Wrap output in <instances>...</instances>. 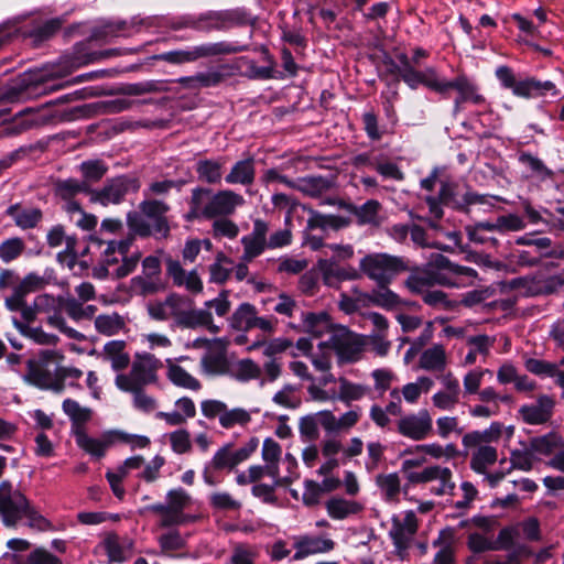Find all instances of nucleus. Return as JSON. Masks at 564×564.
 Returning <instances> with one entry per match:
<instances>
[{"label":"nucleus","mask_w":564,"mask_h":564,"mask_svg":"<svg viewBox=\"0 0 564 564\" xmlns=\"http://www.w3.org/2000/svg\"><path fill=\"white\" fill-rule=\"evenodd\" d=\"M477 272L468 267L455 264L442 254L432 256L425 269L412 273L405 285L414 293H424L433 284L452 288H466L474 284Z\"/></svg>","instance_id":"1"},{"label":"nucleus","mask_w":564,"mask_h":564,"mask_svg":"<svg viewBox=\"0 0 564 564\" xmlns=\"http://www.w3.org/2000/svg\"><path fill=\"white\" fill-rule=\"evenodd\" d=\"M245 204L242 195L231 191L221 189L213 192L205 187H195L192 191L189 210L186 215L192 219H216L228 217Z\"/></svg>","instance_id":"2"},{"label":"nucleus","mask_w":564,"mask_h":564,"mask_svg":"<svg viewBox=\"0 0 564 564\" xmlns=\"http://www.w3.org/2000/svg\"><path fill=\"white\" fill-rule=\"evenodd\" d=\"M503 431L500 422H492L482 431H471L462 438L465 455L470 456L469 466L476 474H486L487 470L498 460V451L490 445L497 442Z\"/></svg>","instance_id":"3"},{"label":"nucleus","mask_w":564,"mask_h":564,"mask_svg":"<svg viewBox=\"0 0 564 564\" xmlns=\"http://www.w3.org/2000/svg\"><path fill=\"white\" fill-rule=\"evenodd\" d=\"M193 505V497L183 488L170 489L165 495V503L158 502L144 508L158 517V525L163 529L177 528L194 523L198 517L185 513Z\"/></svg>","instance_id":"4"},{"label":"nucleus","mask_w":564,"mask_h":564,"mask_svg":"<svg viewBox=\"0 0 564 564\" xmlns=\"http://www.w3.org/2000/svg\"><path fill=\"white\" fill-rule=\"evenodd\" d=\"M406 270L403 258L384 252L368 253L359 261V271L377 285H389Z\"/></svg>","instance_id":"5"},{"label":"nucleus","mask_w":564,"mask_h":564,"mask_svg":"<svg viewBox=\"0 0 564 564\" xmlns=\"http://www.w3.org/2000/svg\"><path fill=\"white\" fill-rule=\"evenodd\" d=\"M131 245L132 237L107 242L100 257L102 268L107 275L124 278L137 268L141 254L140 252H134L128 257L127 253Z\"/></svg>","instance_id":"6"},{"label":"nucleus","mask_w":564,"mask_h":564,"mask_svg":"<svg viewBox=\"0 0 564 564\" xmlns=\"http://www.w3.org/2000/svg\"><path fill=\"white\" fill-rule=\"evenodd\" d=\"M417 527V518L412 510L405 511L402 516L392 517L389 536L394 546V554L399 560H408L409 549L413 542Z\"/></svg>","instance_id":"7"},{"label":"nucleus","mask_w":564,"mask_h":564,"mask_svg":"<svg viewBox=\"0 0 564 564\" xmlns=\"http://www.w3.org/2000/svg\"><path fill=\"white\" fill-rule=\"evenodd\" d=\"M26 498L8 481L0 484V518L7 528H14L26 516Z\"/></svg>","instance_id":"8"},{"label":"nucleus","mask_w":564,"mask_h":564,"mask_svg":"<svg viewBox=\"0 0 564 564\" xmlns=\"http://www.w3.org/2000/svg\"><path fill=\"white\" fill-rule=\"evenodd\" d=\"M239 48L226 43H207L197 45L187 50H176L162 53L158 56L159 59L171 64H185L193 63L199 58L210 57L223 54H231L238 52Z\"/></svg>","instance_id":"9"},{"label":"nucleus","mask_w":564,"mask_h":564,"mask_svg":"<svg viewBox=\"0 0 564 564\" xmlns=\"http://www.w3.org/2000/svg\"><path fill=\"white\" fill-rule=\"evenodd\" d=\"M140 187L137 178L121 175L108 180L99 189L89 191V200L101 206L120 204L129 192H135Z\"/></svg>","instance_id":"10"},{"label":"nucleus","mask_w":564,"mask_h":564,"mask_svg":"<svg viewBox=\"0 0 564 564\" xmlns=\"http://www.w3.org/2000/svg\"><path fill=\"white\" fill-rule=\"evenodd\" d=\"M330 347L343 362L357 361L367 345V339L345 327L335 329L329 339Z\"/></svg>","instance_id":"11"},{"label":"nucleus","mask_w":564,"mask_h":564,"mask_svg":"<svg viewBox=\"0 0 564 564\" xmlns=\"http://www.w3.org/2000/svg\"><path fill=\"white\" fill-rule=\"evenodd\" d=\"M368 392V388L360 383H355L344 377L338 378V391L333 389H322L316 386H308L307 393L310 398L317 402H328L340 400L345 403L358 401Z\"/></svg>","instance_id":"12"},{"label":"nucleus","mask_w":564,"mask_h":564,"mask_svg":"<svg viewBox=\"0 0 564 564\" xmlns=\"http://www.w3.org/2000/svg\"><path fill=\"white\" fill-rule=\"evenodd\" d=\"M432 416L426 409L402 415L397 423L398 433L412 441L425 440L432 432Z\"/></svg>","instance_id":"13"},{"label":"nucleus","mask_w":564,"mask_h":564,"mask_svg":"<svg viewBox=\"0 0 564 564\" xmlns=\"http://www.w3.org/2000/svg\"><path fill=\"white\" fill-rule=\"evenodd\" d=\"M187 297L178 294H170L163 301H150L147 304V312L150 318L158 322H165L173 318L178 326L183 311L186 308Z\"/></svg>","instance_id":"14"},{"label":"nucleus","mask_w":564,"mask_h":564,"mask_svg":"<svg viewBox=\"0 0 564 564\" xmlns=\"http://www.w3.org/2000/svg\"><path fill=\"white\" fill-rule=\"evenodd\" d=\"M232 73V66L223 64L217 67L208 68L205 72L196 73L192 76L180 77L175 82L178 83L184 89L199 90L202 88L218 86L227 77L231 76Z\"/></svg>","instance_id":"15"},{"label":"nucleus","mask_w":564,"mask_h":564,"mask_svg":"<svg viewBox=\"0 0 564 564\" xmlns=\"http://www.w3.org/2000/svg\"><path fill=\"white\" fill-rule=\"evenodd\" d=\"M295 553L293 560L300 561L335 549V542L327 535L301 534L293 538Z\"/></svg>","instance_id":"16"},{"label":"nucleus","mask_w":564,"mask_h":564,"mask_svg":"<svg viewBox=\"0 0 564 564\" xmlns=\"http://www.w3.org/2000/svg\"><path fill=\"white\" fill-rule=\"evenodd\" d=\"M554 408V398L549 394H541L536 398L535 402L521 405L518 413L524 423L542 425L552 419Z\"/></svg>","instance_id":"17"},{"label":"nucleus","mask_w":564,"mask_h":564,"mask_svg":"<svg viewBox=\"0 0 564 564\" xmlns=\"http://www.w3.org/2000/svg\"><path fill=\"white\" fill-rule=\"evenodd\" d=\"M74 437L77 446L94 458H101L117 442L115 432H106L98 437L88 435L84 427H74Z\"/></svg>","instance_id":"18"},{"label":"nucleus","mask_w":564,"mask_h":564,"mask_svg":"<svg viewBox=\"0 0 564 564\" xmlns=\"http://www.w3.org/2000/svg\"><path fill=\"white\" fill-rule=\"evenodd\" d=\"M35 292V274H28L18 285L14 286L13 293L6 300V306L10 311H20L25 322H32L35 317V311L25 303V296Z\"/></svg>","instance_id":"19"},{"label":"nucleus","mask_w":564,"mask_h":564,"mask_svg":"<svg viewBox=\"0 0 564 564\" xmlns=\"http://www.w3.org/2000/svg\"><path fill=\"white\" fill-rule=\"evenodd\" d=\"M161 262L158 257L149 256L142 261V275L134 276L131 282L134 290L142 294L158 292L162 284L160 282Z\"/></svg>","instance_id":"20"},{"label":"nucleus","mask_w":564,"mask_h":564,"mask_svg":"<svg viewBox=\"0 0 564 564\" xmlns=\"http://www.w3.org/2000/svg\"><path fill=\"white\" fill-rule=\"evenodd\" d=\"M268 230L269 227L265 221L256 219L253 221L252 231L241 238V243L243 246L242 260L245 262L251 261L256 257L260 256L265 250V248H268Z\"/></svg>","instance_id":"21"},{"label":"nucleus","mask_w":564,"mask_h":564,"mask_svg":"<svg viewBox=\"0 0 564 564\" xmlns=\"http://www.w3.org/2000/svg\"><path fill=\"white\" fill-rule=\"evenodd\" d=\"M318 269L324 283L332 288L338 286L343 281H351L360 276L359 271L354 267H344L326 257L318 261Z\"/></svg>","instance_id":"22"},{"label":"nucleus","mask_w":564,"mask_h":564,"mask_svg":"<svg viewBox=\"0 0 564 564\" xmlns=\"http://www.w3.org/2000/svg\"><path fill=\"white\" fill-rule=\"evenodd\" d=\"M359 300L387 311H398L408 304L388 285H377V289L369 293H359Z\"/></svg>","instance_id":"23"},{"label":"nucleus","mask_w":564,"mask_h":564,"mask_svg":"<svg viewBox=\"0 0 564 564\" xmlns=\"http://www.w3.org/2000/svg\"><path fill=\"white\" fill-rule=\"evenodd\" d=\"M100 545L111 563L126 562L133 554L132 540L115 533L106 535Z\"/></svg>","instance_id":"24"},{"label":"nucleus","mask_w":564,"mask_h":564,"mask_svg":"<svg viewBox=\"0 0 564 564\" xmlns=\"http://www.w3.org/2000/svg\"><path fill=\"white\" fill-rule=\"evenodd\" d=\"M166 271L174 285L184 288L193 294L203 291V281L196 270L186 271L178 261L171 260L167 263Z\"/></svg>","instance_id":"25"},{"label":"nucleus","mask_w":564,"mask_h":564,"mask_svg":"<svg viewBox=\"0 0 564 564\" xmlns=\"http://www.w3.org/2000/svg\"><path fill=\"white\" fill-rule=\"evenodd\" d=\"M216 343L220 344L223 351L206 352L200 359L202 372L208 377L228 376L231 361L225 354L226 340L215 339Z\"/></svg>","instance_id":"26"},{"label":"nucleus","mask_w":564,"mask_h":564,"mask_svg":"<svg viewBox=\"0 0 564 564\" xmlns=\"http://www.w3.org/2000/svg\"><path fill=\"white\" fill-rule=\"evenodd\" d=\"M300 328L314 337H322L333 333V323L327 312H303L301 315Z\"/></svg>","instance_id":"27"},{"label":"nucleus","mask_w":564,"mask_h":564,"mask_svg":"<svg viewBox=\"0 0 564 564\" xmlns=\"http://www.w3.org/2000/svg\"><path fill=\"white\" fill-rule=\"evenodd\" d=\"M178 326L186 328L206 327L215 334L219 332V327L214 324L212 312L206 310V307L200 310L192 308V302L188 299Z\"/></svg>","instance_id":"28"},{"label":"nucleus","mask_w":564,"mask_h":564,"mask_svg":"<svg viewBox=\"0 0 564 564\" xmlns=\"http://www.w3.org/2000/svg\"><path fill=\"white\" fill-rule=\"evenodd\" d=\"M162 366L160 359L150 352L137 355L132 364L131 370L134 377L139 379L142 386L154 383L158 379L156 372Z\"/></svg>","instance_id":"29"},{"label":"nucleus","mask_w":564,"mask_h":564,"mask_svg":"<svg viewBox=\"0 0 564 564\" xmlns=\"http://www.w3.org/2000/svg\"><path fill=\"white\" fill-rule=\"evenodd\" d=\"M65 241V250L57 253V261L72 270L76 263V252L74 250L75 240L66 238L61 226H56L47 234V242L51 247H59Z\"/></svg>","instance_id":"30"},{"label":"nucleus","mask_w":564,"mask_h":564,"mask_svg":"<svg viewBox=\"0 0 564 564\" xmlns=\"http://www.w3.org/2000/svg\"><path fill=\"white\" fill-rule=\"evenodd\" d=\"M547 93L557 95L555 85L550 80L541 82L535 78L517 82L512 88V94L521 98L542 97Z\"/></svg>","instance_id":"31"},{"label":"nucleus","mask_w":564,"mask_h":564,"mask_svg":"<svg viewBox=\"0 0 564 564\" xmlns=\"http://www.w3.org/2000/svg\"><path fill=\"white\" fill-rule=\"evenodd\" d=\"M165 367L166 378L175 387L191 391H198L202 388L200 381L178 365L176 360L165 359Z\"/></svg>","instance_id":"32"},{"label":"nucleus","mask_w":564,"mask_h":564,"mask_svg":"<svg viewBox=\"0 0 564 564\" xmlns=\"http://www.w3.org/2000/svg\"><path fill=\"white\" fill-rule=\"evenodd\" d=\"M169 206L161 200H144L140 204V212L155 224V229L160 237H166L170 232V226L165 218Z\"/></svg>","instance_id":"33"},{"label":"nucleus","mask_w":564,"mask_h":564,"mask_svg":"<svg viewBox=\"0 0 564 564\" xmlns=\"http://www.w3.org/2000/svg\"><path fill=\"white\" fill-rule=\"evenodd\" d=\"M37 388L51 389L55 392L64 390L61 368L55 360L46 361L45 366L37 364Z\"/></svg>","instance_id":"34"},{"label":"nucleus","mask_w":564,"mask_h":564,"mask_svg":"<svg viewBox=\"0 0 564 564\" xmlns=\"http://www.w3.org/2000/svg\"><path fill=\"white\" fill-rule=\"evenodd\" d=\"M455 89L458 93V97L455 100V110H458L459 105L463 102H473L475 105H481L485 102L482 95L478 93L477 87L470 83L466 77H457L454 80L448 82V90Z\"/></svg>","instance_id":"35"},{"label":"nucleus","mask_w":564,"mask_h":564,"mask_svg":"<svg viewBox=\"0 0 564 564\" xmlns=\"http://www.w3.org/2000/svg\"><path fill=\"white\" fill-rule=\"evenodd\" d=\"M530 445L535 455L553 456L558 449L564 447V438L557 432H549L531 438Z\"/></svg>","instance_id":"36"},{"label":"nucleus","mask_w":564,"mask_h":564,"mask_svg":"<svg viewBox=\"0 0 564 564\" xmlns=\"http://www.w3.org/2000/svg\"><path fill=\"white\" fill-rule=\"evenodd\" d=\"M261 367L250 358H243L231 361L228 377L236 381L246 383L251 380H257L261 376Z\"/></svg>","instance_id":"37"},{"label":"nucleus","mask_w":564,"mask_h":564,"mask_svg":"<svg viewBox=\"0 0 564 564\" xmlns=\"http://www.w3.org/2000/svg\"><path fill=\"white\" fill-rule=\"evenodd\" d=\"M101 356L109 361L115 371L122 370L130 362L129 354L126 351V343L123 340H110L105 344Z\"/></svg>","instance_id":"38"},{"label":"nucleus","mask_w":564,"mask_h":564,"mask_svg":"<svg viewBox=\"0 0 564 564\" xmlns=\"http://www.w3.org/2000/svg\"><path fill=\"white\" fill-rule=\"evenodd\" d=\"M325 507L327 514L334 520H344L362 510V506L359 502L341 497H333L328 499Z\"/></svg>","instance_id":"39"},{"label":"nucleus","mask_w":564,"mask_h":564,"mask_svg":"<svg viewBox=\"0 0 564 564\" xmlns=\"http://www.w3.org/2000/svg\"><path fill=\"white\" fill-rule=\"evenodd\" d=\"M127 225L130 230V235L128 237L134 236L140 237H150L154 236L156 238L160 237V232L155 229V224L149 219L144 214L138 212H130L127 214Z\"/></svg>","instance_id":"40"},{"label":"nucleus","mask_w":564,"mask_h":564,"mask_svg":"<svg viewBox=\"0 0 564 564\" xmlns=\"http://www.w3.org/2000/svg\"><path fill=\"white\" fill-rule=\"evenodd\" d=\"M254 160L248 158L236 162L230 172L226 175L225 181L228 184L251 185L254 181Z\"/></svg>","instance_id":"41"},{"label":"nucleus","mask_w":564,"mask_h":564,"mask_svg":"<svg viewBox=\"0 0 564 564\" xmlns=\"http://www.w3.org/2000/svg\"><path fill=\"white\" fill-rule=\"evenodd\" d=\"M447 358L442 345H434L425 349L419 360V366L425 371H443L446 368Z\"/></svg>","instance_id":"42"},{"label":"nucleus","mask_w":564,"mask_h":564,"mask_svg":"<svg viewBox=\"0 0 564 564\" xmlns=\"http://www.w3.org/2000/svg\"><path fill=\"white\" fill-rule=\"evenodd\" d=\"M434 386V380L426 376H420L413 382H408L404 384L400 393L403 400L411 405H414L419 402L422 394H426Z\"/></svg>","instance_id":"43"},{"label":"nucleus","mask_w":564,"mask_h":564,"mask_svg":"<svg viewBox=\"0 0 564 564\" xmlns=\"http://www.w3.org/2000/svg\"><path fill=\"white\" fill-rule=\"evenodd\" d=\"M332 186V182L323 176H305L295 180L294 189L310 197H319Z\"/></svg>","instance_id":"44"},{"label":"nucleus","mask_w":564,"mask_h":564,"mask_svg":"<svg viewBox=\"0 0 564 564\" xmlns=\"http://www.w3.org/2000/svg\"><path fill=\"white\" fill-rule=\"evenodd\" d=\"M376 485L381 497L387 502H398L401 492V479L397 473L380 474L376 477Z\"/></svg>","instance_id":"45"},{"label":"nucleus","mask_w":564,"mask_h":564,"mask_svg":"<svg viewBox=\"0 0 564 564\" xmlns=\"http://www.w3.org/2000/svg\"><path fill=\"white\" fill-rule=\"evenodd\" d=\"M225 160H199L196 163V173L200 181L208 184H218L223 178Z\"/></svg>","instance_id":"46"},{"label":"nucleus","mask_w":564,"mask_h":564,"mask_svg":"<svg viewBox=\"0 0 564 564\" xmlns=\"http://www.w3.org/2000/svg\"><path fill=\"white\" fill-rule=\"evenodd\" d=\"M257 308L250 303L240 304L232 313L229 324L237 330L248 332L253 328Z\"/></svg>","instance_id":"47"},{"label":"nucleus","mask_w":564,"mask_h":564,"mask_svg":"<svg viewBox=\"0 0 564 564\" xmlns=\"http://www.w3.org/2000/svg\"><path fill=\"white\" fill-rule=\"evenodd\" d=\"M126 327L124 318L118 313L100 314L95 318V328L99 334L113 336Z\"/></svg>","instance_id":"48"},{"label":"nucleus","mask_w":564,"mask_h":564,"mask_svg":"<svg viewBox=\"0 0 564 564\" xmlns=\"http://www.w3.org/2000/svg\"><path fill=\"white\" fill-rule=\"evenodd\" d=\"M333 352L328 340L321 341L317 346V350L310 355L308 360L316 371L327 372L332 369Z\"/></svg>","instance_id":"49"},{"label":"nucleus","mask_w":564,"mask_h":564,"mask_svg":"<svg viewBox=\"0 0 564 564\" xmlns=\"http://www.w3.org/2000/svg\"><path fill=\"white\" fill-rule=\"evenodd\" d=\"M535 453L532 451L531 445L516 448L510 452V469L531 471L534 466Z\"/></svg>","instance_id":"50"},{"label":"nucleus","mask_w":564,"mask_h":564,"mask_svg":"<svg viewBox=\"0 0 564 564\" xmlns=\"http://www.w3.org/2000/svg\"><path fill=\"white\" fill-rule=\"evenodd\" d=\"M62 408L64 413L70 419L73 427H84V424L90 420V409L82 406L75 400L65 399ZM72 431L74 432V429Z\"/></svg>","instance_id":"51"},{"label":"nucleus","mask_w":564,"mask_h":564,"mask_svg":"<svg viewBox=\"0 0 564 564\" xmlns=\"http://www.w3.org/2000/svg\"><path fill=\"white\" fill-rule=\"evenodd\" d=\"M232 261L223 252H219L214 263L209 265V281L216 284H224L231 271Z\"/></svg>","instance_id":"52"},{"label":"nucleus","mask_w":564,"mask_h":564,"mask_svg":"<svg viewBox=\"0 0 564 564\" xmlns=\"http://www.w3.org/2000/svg\"><path fill=\"white\" fill-rule=\"evenodd\" d=\"M7 214L12 217L14 224L21 229H31L35 227V209L20 204L11 205Z\"/></svg>","instance_id":"53"},{"label":"nucleus","mask_w":564,"mask_h":564,"mask_svg":"<svg viewBox=\"0 0 564 564\" xmlns=\"http://www.w3.org/2000/svg\"><path fill=\"white\" fill-rule=\"evenodd\" d=\"M512 290H517L520 295H536L543 291V285L535 276H521L508 282Z\"/></svg>","instance_id":"54"},{"label":"nucleus","mask_w":564,"mask_h":564,"mask_svg":"<svg viewBox=\"0 0 564 564\" xmlns=\"http://www.w3.org/2000/svg\"><path fill=\"white\" fill-rule=\"evenodd\" d=\"M251 421V413L242 408L226 410L220 417V425L224 429H231L236 425L245 426Z\"/></svg>","instance_id":"55"},{"label":"nucleus","mask_w":564,"mask_h":564,"mask_svg":"<svg viewBox=\"0 0 564 564\" xmlns=\"http://www.w3.org/2000/svg\"><path fill=\"white\" fill-rule=\"evenodd\" d=\"M259 552L245 543L235 544L228 564H256Z\"/></svg>","instance_id":"56"},{"label":"nucleus","mask_w":564,"mask_h":564,"mask_svg":"<svg viewBox=\"0 0 564 564\" xmlns=\"http://www.w3.org/2000/svg\"><path fill=\"white\" fill-rule=\"evenodd\" d=\"M380 203L375 199L367 200L355 209V215L362 225H377L379 223Z\"/></svg>","instance_id":"57"},{"label":"nucleus","mask_w":564,"mask_h":564,"mask_svg":"<svg viewBox=\"0 0 564 564\" xmlns=\"http://www.w3.org/2000/svg\"><path fill=\"white\" fill-rule=\"evenodd\" d=\"M165 458L162 455L153 456L148 463H144L143 469L138 474V478L152 484L161 477V469L165 465Z\"/></svg>","instance_id":"58"},{"label":"nucleus","mask_w":564,"mask_h":564,"mask_svg":"<svg viewBox=\"0 0 564 564\" xmlns=\"http://www.w3.org/2000/svg\"><path fill=\"white\" fill-rule=\"evenodd\" d=\"M399 62L400 64L397 66L398 75L409 87L415 89L420 85V72L413 68L409 57L404 54L399 56Z\"/></svg>","instance_id":"59"},{"label":"nucleus","mask_w":564,"mask_h":564,"mask_svg":"<svg viewBox=\"0 0 564 564\" xmlns=\"http://www.w3.org/2000/svg\"><path fill=\"white\" fill-rule=\"evenodd\" d=\"M79 170L87 182H98L108 171V166L101 160L84 161Z\"/></svg>","instance_id":"60"},{"label":"nucleus","mask_w":564,"mask_h":564,"mask_svg":"<svg viewBox=\"0 0 564 564\" xmlns=\"http://www.w3.org/2000/svg\"><path fill=\"white\" fill-rule=\"evenodd\" d=\"M323 253L326 258L341 264L354 257L355 250L351 245L329 243L324 246Z\"/></svg>","instance_id":"61"},{"label":"nucleus","mask_w":564,"mask_h":564,"mask_svg":"<svg viewBox=\"0 0 564 564\" xmlns=\"http://www.w3.org/2000/svg\"><path fill=\"white\" fill-rule=\"evenodd\" d=\"M209 503L212 508L220 511H235L241 508V502L225 491L213 492L209 496Z\"/></svg>","instance_id":"62"},{"label":"nucleus","mask_w":564,"mask_h":564,"mask_svg":"<svg viewBox=\"0 0 564 564\" xmlns=\"http://www.w3.org/2000/svg\"><path fill=\"white\" fill-rule=\"evenodd\" d=\"M272 401L286 409H296L301 404V399L296 394L295 387L285 384L272 398Z\"/></svg>","instance_id":"63"},{"label":"nucleus","mask_w":564,"mask_h":564,"mask_svg":"<svg viewBox=\"0 0 564 564\" xmlns=\"http://www.w3.org/2000/svg\"><path fill=\"white\" fill-rule=\"evenodd\" d=\"M25 248L21 238H10L0 243V258L8 263L22 254Z\"/></svg>","instance_id":"64"}]
</instances>
